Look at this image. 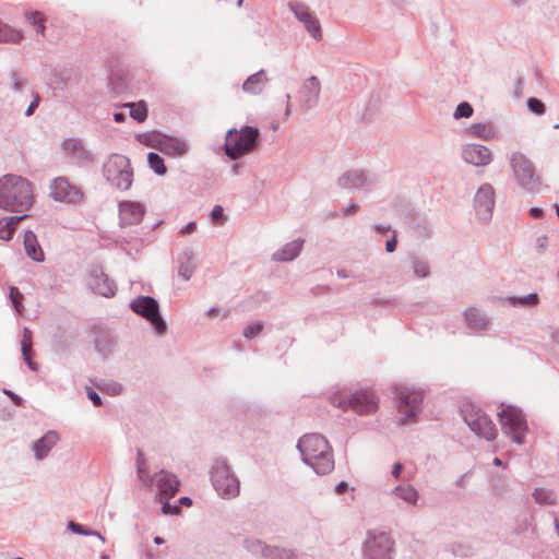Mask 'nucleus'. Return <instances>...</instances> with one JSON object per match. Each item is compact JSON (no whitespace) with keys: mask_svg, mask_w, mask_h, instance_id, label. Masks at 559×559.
I'll return each instance as SVG.
<instances>
[{"mask_svg":"<svg viewBox=\"0 0 559 559\" xmlns=\"http://www.w3.org/2000/svg\"><path fill=\"white\" fill-rule=\"evenodd\" d=\"M33 202V186L26 178L12 174L0 178V209L20 213L29 210Z\"/></svg>","mask_w":559,"mask_h":559,"instance_id":"f257e3e1","label":"nucleus"},{"mask_svg":"<svg viewBox=\"0 0 559 559\" xmlns=\"http://www.w3.org/2000/svg\"><path fill=\"white\" fill-rule=\"evenodd\" d=\"M297 449L301 453L304 463L318 475H326L333 471V451L329 441L322 435H305L298 440Z\"/></svg>","mask_w":559,"mask_h":559,"instance_id":"f03ea898","label":"nucleus"},{"mask_svg":"<svg viewBox=\"0 0 559 559\" xmlns=\"http://www.w3.org/2000/svg\"><path fill=\"white\" fill-rule=\"evenodd\" d=\"M260 144V130L257 127L243 126L240 130L229 129L226 133L224 151L233 160L253 152Z\"/></svg>","mask_w":559,"mask_h":559,"instance_id":"7ed1b4c3","label":"nucleus"},{"mask_svg":"<svg viewBox=\"0 0 559 559\" xmlns=\"http://www.w3.org/2000/svg\"><path fill=\"white\" fill-rule=\"evenodd\" d=\"M509 164L520 189L532 194L540 191L542 175L525 154L513 152L509 157Z\"/></svg>","mask_w":559,"mask_h":559,"instance_id":"20e7f679","label":"nucleus"},{"mask_svg":"<svg viewBox=\"0 0 559 559\" xmlns=\"http://www.w3.org/2000/svg\"><path fill=\"white\" fill-rule=\"evenodd\" d=\"M210 476L214 489L223 499H233L239 495L240 481L231 473L226 460L215 459Z\"/></svg>","mask_w":559,"mask_h":559,"instance_id":"39448f33","label":"nucleus"},{"mask_svg":"<svg viewBox=\"0 0 559 559\" xmlns=\"http://www.w3.org/2000/svg\"><path fill=\"white\" fill-rule=\"evenodd\" d=\"M107 181L121 191L129 190L133 182V170L128 157L112 154L103 166Z\"/></svg>","mask_w":559,"mask_h":559,"instance_id":"423d86ee","label":"nucleus"},{"mask_svg":"<svg viewBox=\"0 0 559 559\" xmlns=\"http://www.w3.org/2000/svg\"><path fill=\"white\" fill-rule=\"evenodd\" d=\"M395 542L382 531L369 530L362 544V559H394Z\"/></svg>","mask_w":559,"mask_h":559,"instance_id":"0eeeda50","label":"nucleus"},{"mask_svg":"<svg viewBox=\"0 0 559 559\" xmlns=\"http://www.w3.org/2000/svg\"><path fill=\"white\" fill-rule=\"evenodd\" d=\"M332 404L343 411L350 408L356 414L365 416L377 412L379 400L374 393L369 390H358L350 393L347 397H333Z\"/></svg>","mask_w":559,"mask_h":559,"instance_id":"6e6552de","label":"nucleus"},{"mask_svg":"<svg viewBox=\"0 0 559 559\" xmlns=\"http://www.w3.org/2000/svg\"><path fill=\"white\" fill-rule=\"evenodd\" d=\"M133 312L146 319L158 335L167 332V324L159 311L157 300L151 296H139L130 304Z\"/></svg>","mask_w":559,"mask_h":559,"instance_id":"1a4fd4ad","label":"nucleus"},{"mask_svg":"<svg viewBox=\"0 0 559 559\" xmlns=\"http://www.w3.org/2000/svg\"><path fill=\"white\" fill-rule=\"evenodd\" d=\"M502 432L518 444L524 443L527 424L522 412L513 406H507L498 413Z\"/></svg>","mask_w":559,"mask_h":559,"instance_id":"9d476101","label":"nucleus"},{"mask_svg":"<svg viewBox=\"0 0 559 559\" xmlns=\"http://www.w3.org/2000/svg\"><path fill=\"white\" fill-rule=\"evenodd\" d=\"M397 409L403 417L401 424L405 425L412 421L421 409L423 392L409 386H396Z\"/></svg>","mask_w":559,"mask_h":559,"instance_id":"9b49d317","label":"nucleus"},{"mask_svg":"<svg viewBox=\"0 0 559 559\" xmlns=\"http://www.w3.org/2000/svg\"><path fill=\"white\" fill-rule=\"evenodd\" d=\"M152 481L156 485L159 501L163 503V512L165 514L177 513L179 508L176 506L171 507L168 503V500L174 498L179 491L180 481L177 476L170 472L162 469L155 473Z\"/></svg>","mask_w":559,"mask_h":559,"instance_id":"f8f14e48","label":"nucleus"},{"mask_svg":"<svg viewBox=\"0 0 559 559\" xmlns=\"http://www.w3.org/2000/svg\"><path fill=\"white\" fill-rule=\"evenodd\" d=\"M288 9L295 17L301 22L309 33V35L316 39H322V29L319 20L311 13L307 4L299 1H289L287 3Z\"/></svg>","mask_w":559,"mask_h":559,"instance_id":"ddd939ff","label":"nucleus"},{"mask_svg":"<svg viewBox=\"0 0 559 559\" xmlns=\"http://www.w3.org/2000/svg\"><path fill=\"white\" fill-rule=\"evenodd\" d=\"M464 420L473 432L488 441L496 439L498 430L489 416L480 409L464 415Z\"/></svg>","mask_w":559,"mask_h":559,"instance_id":"4468645a","label":"nucleus"},{"mask_svg":"<svg viewBox=\"0 0 559 559\" xmlns=\"http://www.w3.org/2000/svg\"><path fill=\"white\" fill-rule=\"evenodd\" d=\"M495 202L493 187L490 183H483L474 198V209L480 222L487 223L491 219Z\"/></svg>","mask_w":559,"mask_h":559,"instance_id":"2eb2a0df","label":"nucleus"},{"mask_svg":"<svg viewBox=\"0 0 559 559\" xmlns=\"http://www.w3.org/2000/svg\"><path fill=\"white\" fill-rule=\"evenodd\" d=\"M50 197L59 202L78 203L82 200L83 193L78 187L71 185L67 178L58 177L50 185Z\"/></svg>","mask_w":559,"mask_h":559,"instance_id":"dca6fc26","label":"nucleus"},{"mask_svg":"<svg viewBox=\"0 0 559 559\" xmlns=\"http://www.w3.org/2000/svg\"><path fill=\"white\" fill-rule=\"evenodd\" d=\"M90 287L104 297H112L116 293V283L105 274L100 264H93L90 267Z\"/></svg>","mask_w":559,"mask_h":559,"instance_id":"f3484780","label":"nucleus"},{"mask_svg":"<svg viewBox=\"0 0 559 559\" xmlns=\"http://www.w3.org/2000/svg\"><path fill=\"white\" fill-rule=\"evenodd\" d=\"M376 178L362 169H352L338 178V186L344 189H370L376 183Z\"/></svg>","mask_w":559,"mask_h":559,"instance_id":"a211bd4d","label":"nucleus"},{"mask_svg":"<svg viewBox=\"0 0 559 559\" xmlns=\"http://www.w3.org/2000/svg\"><path fill=\"white\" fill-rule=\"evenodd\" d=\"M144 206L134 201H122L119 203L120 226L138 225L144 217Z\"/></svg>","mask_w":559,"mask_h":559,"instance_id":"6ab92c4d","label":"nucleus"},{"mask_svg":"<svg viewBox=\"0 0 559 559\" xmlns=\"http://www.w3.org/2000/svg\"><path fill=\"white\" fill-rule=\"evenodd\" d=\"M462 158L474 166H486L491 162V151L480 144H466L462 150Z\"/></svg>","mask_w":559,"mask_h":559,"instance_id":"aec40b11","label":"nucleus"},{"mask_svg":"<svg viewBox=\"0 0 559 559\" xmlns=\"http://www.w3.org/2000/svg\"><path fill=\"white\" fill-rule=\"evenodd\" d=\"M321 84L316 75L309 76L301 85L299 94L306 110L312 109L319 102Z\"/></svg>","mask_w":559,"mask_h":559,"instance_id":"412c9836","label":"nucleus"},{"mask_svg":"<svg viewBox=\"0 0 559 559\" xmlns=\"http://www.w3.org/2000/svg\"><path fill=\"white\" fill-rule=\"evenodd\" d=\"M158 150L165 155L180 157L189 152V144L182 139L164 135L158 142Z\"/></svg>","mask_w":559,"mask_h":559,"instance_id":"4be33fe9","label":"nucleus"},{"mask_svg":"<svg viewBox=\"0 0 559 559\" xmlns=\"http://www.w3.org/2000/svg\"><path fill=\"white\" fill-rule=\"evenodd\" d=\"M93 333L96 350L104 357L109 356L116 345V341L111 332L108 329L96 325L93 328Z\"/></svg>","mask_w":559,"mask_h":559,"instance_id":"5701e85b","label":"nucleus"},{"mask_svg":"<svg viewBox=\"0 0 559 559\" xmlns=\"http://www.w3.org/2000/svg\"><path fill=\"white\" fill-rule=\"evenodd\" d=\"M59 441V435L55 430L47 431L41 438L32 443V450L37 461L44 460L50 450Z\"/></svg>","mask_w":559,"mask_h":559,"instance_id":"b1692460","label":"nucleus"},{"mask_svg":"<svg viewBox=\"0 0 559 559\" xmlns=\"http://www.w3.org/2000/svg\"><path fill=\"white\" fill-rule=\"evenodd\" d=\"M63 151L76 162H92L91 153L84 147L83 142L78 139H67L62 143Z\"/></svg>","mask_w":559,"mask_h":559,"instance_id":"393cba45","label":"nucleus"},{"mask_svg":"<svg viewBox=\"0 0 559 559\" xmlns=\"http://www.w3.org/2000/svg\"><path fill=\"white\" fill-rule=\"evenodd\" d=\"M304 240L301 239H295L286 245H284L281 249L276 250L272 259L274 261L280 262H288L293 261L295 258H297L302 249Z\"/></svg>","mask_w":559,"mask_h":559,"instance_id":"a878e982","label":"nucleus"},{"mask_svg":"<svg viewBox=\"0 0 559 559\" xmlns=\"http://www.w3.org/2000/svg\"><path fill=\"white\" fill-rule=\"evenodd\" d=\"M24 249L28 258L36 262H43L45 260L44 251L37 240L34 231L26 230L24 234Z\"/></svg>","mask_w":559,"mask_h":559,"instance_id":"bb28decb","label":"nucleus"},{"mask_svg":"<svg viewBox=\"0 0 559 559\" xmlns=\"http://www.w3.org/2000/svg\"><path fill=\"white\" fill-rule=\"evenodd\" d=\"M465 323L467 328L475 330H487L489 325L488 318L476 308H468L464 311Z\"/></svg>","mask_w":559,"mask_h":559,"instance_id":"cd10ccee","label":"nucleus"},{"mask_svg":"<svg viewBox=\"0 0 559 559\" xmlns=\"http://www.w3.org/2000/svg\"><path fill=\"white\" fill-rule=\"evenodd\" d=\"M267 82L266 73L264 70H260L251 74L242 84V90L246 93L253 95L260 94Z\"/></svg>","mask_w":559,"mask_h":559,"instance_id":"c85d7f7f","label":"nucleus"},{"mask_svg":"<svg viewBox=\"0 0 559 559\" xmlns=\"http://www.w3.org/2000/svg\"><path fill=\"white\" fill-rule=\"evenodd\" d=\"M504 304L513 308H531L539 304V296L537 293H532L526 296H508L502 299Z\"/></svg>","mask_w":559,"mask_h":559,"instance_id":"c756f323","label":"nucleus"},{"mask_svg":"<svg viewBox=\"0 0 559 559\" xmlns=\"http://www.w3.org/2000/svg\"><path fill=\"white\" fill-rule=\"evenodd\" d=\"M392 493L397 497L399 499H402L408 504L415 506L418 501L419 493L415 487L412 485H400L396 486Z\"/></svg>","mask_w":559,"mask_h":559,"instance_id":"7c9ffc66","label":"nucleus"},{"mask_svg":"<svg viewBox=\"0 0 559 559\" xmlns=\"http://www.w3.org/2000/svg\"><path fill=\"white\" fill-rule=\"evenodd\" d=\"M532 496L539 506H555L557 503V495L552 489L538 487L534 489Z\"/></svg>","mask_w":559,"mask_h":559,"instance_id":"2f4dec72","label":"nucleus"},{"mask_svg":"<svg viewBox=\"0 0 559 559\" xmlns=\"http://www.w3.org/2000/svg\"><path fill=\"white\" fill-rule=\"evenodd\" d=\"M121 107L130 108V117L138 122H143L147 118V106L144 100L138 103H126Z\"/></svg>","mask_w":559,"mask_h":559,"instance_id":"473e14b6","label":"nucleus"},{"mask_svg":"<svg viewBox=\"0 0 559 559\" xmlns=\"http://www.w3.org/2000/svg\"><path fill=\"white\" fill-rule=\"evenodd\" d=\"M265 559H299L298 555L289 548L272 546L266 548Z\"/></svg>","mask_w":559,"mask_h":559,"instance_id":"72a5a7b5","label":"nucleus"},{"mask_svg":"<svg viewBox=\"0 0 559 559\" xmlns=\"http://www.w3.org/2000/svg\"><path fill=\"white\" fill-rule=\"evenodd\" d=\"M243 547L252 555L261 556L262 558L265 559L266 548H269L270 545L265 544L264 542L258 538H246L243 540Z\"/></svg>","mask_w":559,"mask_h":559,"instance_id":"f704fd0d","label":"nucleus"},{"mask_svg":"<svg viewBox=\"0 0 559 559\" xmlns=\"http://www.w3.org/2000/svg\"><path fill=\"white\" fill-rule=\"evenodd\" d=\"M409 259L412 261L413 272L418 278H426L430 275L429 265L424 259L415 254H412Z\"/></svg>","mask_w":559,"mask_h":559,"instance_id":"c9c22d12","label":"nucleus"},{"mask_svg":"<svg viewBox=\"0 0 559 559\" xmlns=\"http://www.w3.org/2000/svg\"><path fill=\"white\" fill-rule=\"evenodd\" d=\"M467 133L471 135L477 136L483 140H488L492 136L493 130L490 124L487 123H474L467 129Z\"/></svg>","mask_w":559,"mask_h":559,"instance_id":"e433bc0d","label":"nucleus"},{"mask_svg":"<svg viewBox=\"0 0 559 559\" xmlns=\"http://www.w3.org/2000/svg\"><path fill=\"white\" fill-rule=\"evenodd\" d=\"M147 163L150 168L158 176H163L167 173V167L165 166L163 157L155 153L150 152L147 154Z\"/></svg>","mask_w":559,"mask_h":559,"instance_id":"4c0bfd02","label":"nucleus"},{"mask_svg":"<svg viewBox=\"0 0 559 559\" xmlns=\"http://www.w3.org/2000/svg\"><path fill=\"white\" fill-rule=\"evenodd\" d=\"M22 39V34L5 25L0 23V43H19Z\"/></svg>","mask_w":559,"mask_h":559,"instance_id":"58836bf2","label":"nucleus"},{"mask_svg":"<svg viewBox=\"0 0 559 559\" xmlns=\"http://www.w3.org/2000/svg\"><path fill=\"white\" fill-rule=\"evenodd\" d=\"M68 528L74 534L86 535V536H90V535L97 536L103 543H105V537L99 532L86 528L85 526H83L80 523L70 521L68 524Z\"/></svg>","mask_w":559,"mask_h":559,"instance_id":"ea45409f","label":"nucleus"},{"mask_svg":"<svg viewBox=\"0 0 559 559\" xmlns=\"http://www.w3.org/2000/svg\"><path fill=\"white\" fill-rule=\"evenodd\" d=\"M447 551L455 557H468L472 554V547L462 543H451L447 546Z\"/></svg>","mask_w":559,"mask_h":559,"instance_id":"a19ab883","label":"nucleus"},{"mask_svg":"<svg viewBox=\"0 0 559 559\" xmlns=\"http://www.w3.org/2000/svg\"><path fill=\"white\" fill-rule=\"evenodd\" d=\"M9 298H10L12 307L14 308L16 313L21 314L23 312V310H24V306H23V302H22L23 295L19 290L17 287H15V286H11L10 287Z\"/></svg>","mask_w":559,"mask_h":559,"instance_id":"79ce46f5","label":"nucleus"},{"mask_svg":"<svg viewBox=\"0 0 559 559\" xmlns=\"http://www.w3.org/2000/svg\"><path fill=\"white\" fill-rule=\"evenodd\" d=\"M473 106L468 102H462L456 106L453 118L456 120L462 118H469L473 116Z\"/></svg>","mask_w":559,"mask_h":559,"instance_id":"37998d69","label":"nucleus"},{"mask_svg":"<svg viewBox=\"0 0 559 559\" xmlns=\"http://www.w3.org/2000/svg\"><path fill=\"white\" fill-rule=\"evenodd\" d=\"M527 109L537 116H542L546 112V106L545 104L536 98V97H530L526 102Z\"/></svg>","mask_w":559,"mask_h":559,"instance_id":"c03bdc74","label":"nucleus"},{"mask_svg":"<svg viewBox=\"0 0 559 559\" xmlns=\"http://www.w3.org/2000/svg\"><path fill=\"white\" fill-rule=\"evenodd\" d=\"M28 22L36 28L37 33L45 35L44 19L39 12H32L27 14Z\"/></svg>","mask_w":559,"mask_h":559,"instance_id":"a18cd8bd","label":"nucleus"},{"mask_svg":"<svg viewBox=\"0 0 559 559\" xmlns=\"http://www.w3.org/2000/svg\"><path fill=\"white\" fill-rule=\"evenodd\" d=\"M26 217H28L27 214L15 215V216H10V217H2V218H0V227L1 228L10 227L11 229H13L15 231L19 223Z\"/></svg>","mask_w":559,"mask_h":559,"instance_id":"49530a36","label":"nucleus"},{"mask_svg":"<svg viewBox=\"0 0 559 559\" xmlns=\"http://www.w3.org/2000/svg\"><path fill=\"white\" fill-rule=\"evenodd\" d=\"M179 275L185 280L189 281L193 273H194V265L190 260H187L186 262H181L179 265Z\"/></svg>","mask_w":559,"mask_h":559,"instance_id":"de8ad7c7","label":"nucleus"},{"mask_svg":"<svg viewBox=\"0 0 559 559\" xmlns=\"http://www.w3.org/2000/svg\"><path fill=\"white\" fill-rule=\"evenodd\" d=\"M32 331L28 328L23 329V335L21 341V352L25 354V350H33Z\"/></svg>","mask_w":559,"mask_h":559,"instance_id":"09e8293b","label":"nucleus"},{"mask_svg":"<svg viewBox=\"0 0 559 559\" xmlns=\"http://www.w3.org/2000/svg\"><path fill=\"white\" fill-rule=\"evenodd\" d=\"M262 330L263 324L261 322L252 323L243 330V336L248 340H251L259 335L262 332Z\"/></svg>","mask_w":559,"mask_h":559,"instance_id":"8fccbe9b","label":"nucleus"},{"mask_svg":"<svg viewBox=\"0 0 559 559\" xmlns=\"http://www.w3.org/2000/svg\"><path fill=\"white\" fill-rule=\"evenodd\" d=\"M10 80H11V82H12V90H13L14 92H22V91H23V87H24V85H25V81H23V80L20 78V75H19L17 71L12 70V71L10 72Z\"/></svg>","mask_w":559,"mask_h":559,"instance_id":"3c124183","label":"nucleus"},{"mask_svg":"<svg viewBox=\"0 0 559 559\" xmlns=\"http://www.w3.org/2000/svg\"><path fill=\"white\" fill-rule=\"evenodd\" d=\"M211 219L215 224L224 223V209L222 205H215L211 212Z\"/></svg>","mask_w":559,"mask_h":559,"instance_id":"603ef678","label":"nucleus"},{"mask_svg":"<svg viewBox=\"0 0 559 559\" xmlns=\"http://www.w3.org/2000/svg\"><path fill=\"white\" fill-rule=\"evenodd\" d=\"M397 246V235L395 230H392V236L385 242V251L392 253L396 250Z\"/></svg>","mask_w":559,"mask_h":559,"instance_id":"864d4df0","label":"nucleus"},{"mask_svg":"<svg viewBox=\"0 0 559 559\" xmlns=\"http://www.w3.org/2000/svg\"><path fill=\"white\" fill-rule=\"evenodd\" d=\"M87 397L88 400L95 405V406H100L103 404L102 402V397L99 396V394L93 390L92 388H87Z\"/></svg>","mask_w":559,"mask_h":559,"instance_id":"5fc2aeb1","label":"nucleus"},{"mask_svg":"<svg viewBox=\"0 0 559 559\" xmlns=\"http://www.w3.org/2000/svg\"><path fill=\"white\" fill-rule=\"evenodd\" d=\"M32 353L33 350H25V354L23 355L24 361L27 364L28 368L33 371L38 370V365L32 360Z\"/></svg>","mask_w":559,"mask_h":559,"instance_id":"6e6d98bb","label":"nucleus"},{"mask_svg":"<svg viewBox=\"0 0 559 559\" xmlns=\"http://www.w3.org/2000/svg\"><path fill=\"white\" fill-rule=\"evenodd\" d=\"M3 393L8 395L16 406H22L23 399L20 395L15 394L14 392L8 389H4Z\"/></svg>","mask_w":559,"mask_h":559,"instance_id":"4d7b16f0","label":"nucleus"},{"mask_svg":"<svg viewBox=\"0 0 559 559\" xmlns=\"http://www.w3.org/2000/svg\"><path fill=\"white\" fill-rule=\"evenodd\" d=\"M39 100H40V98H39L38 94H36L34 99L31 102V104L28 105V107L25 110L26 116H32L34 114V111L36 110V108L39 105Z\"/></svg>","mask_w":559,"mask_h":559,"instance_id":"13d9d810","label":"nucleus"},{"mask_svg":"<svg viewBox=\"0 0 559 559\" xmlns=\"http://www.w3.org/2000/svg\"><path fill=\"white\" fill-rule=\"evenodd\" d=\"M14 233L15 231L13 229H11L10 227H7V228L0 227V239H2L4 241H9L13 238Z\"/></svg>","mask_w":559,"mask_h":559,"instance_id":"bf43d9fd","label":"nucleus"},{"mask_svg":"<svg viewBox=\"0 0 559 559\" xmlns=\"http://www.w3.org/2000/svg\"><path fill=\"white\" fill-rule=\"evenodd\" d=\"M536 245H537L538 253H542L548 247V237L547 236L538 237L536 240Z\"/></svg>","mask_w":559,"mask_h":559,"instance_id":"052dcab7","label":"nucleus"},{"mask_svg":"<svg viewBox=\"0 0 559 559\" xmlns=\"http://www.w3.org/2000/svg\"><path fill=\"white\" fill-rule=\"evenodd\" d=\"M524 80L523 79H518L516 80V84H515V88H514V97L516 98H521L522 95H523V91H524Z\"/></svg>","mask_w":559,"mask_h":559,"instance_id":"680f3d73","label":"nucleus"},{"mask_svg":"<svg viewBox=\"0 0 559 559\" xmlns=\"http://www.w3.org/2000/svg\"><path fill=\"white\" fill-rule=\"evenodd\" d=\"M528 214L534 219H540V218H543L545 213H544V210L540 207H531L528 210Z\"/></svg>","mask_w":559,"mask_h":559,"instance_id":"e2e57ef3","label":"nucleus"},{"mask_svg":"<svg viewBox=\"0 0 559 559\" xmlns=\"http://www.w3.org/2000/svg\"><path fill=\"white\" fill-rule=\"evenodd\" d=\"M372 229H373L376 233L380 234V235H384V234H386V233L392 231L391 226L382 225V224H374V225L372 226Z\"/></svg>","mask_w":559,"mask_h":559,"instance_id":"0e129e2a","label":"nucleus"},{"mask_svg":"<svg viewBox=\"0 0 559 559\" xmlns=\"http://www.w3.org/2000/svg\"><path fill=\"white\" fill-rule=\"evenodd\" d=\"M404 466L402 463L400 462H396L393 464V467H392V476L395 478V479H399L401 477V473L403 471Z\"/></svg>","mask_w":559,"mask_h":559,"instance_id":"69168bd1","label":"nucleus"},{"mask_svg":"<svg viewBox=\"0 0 559 559\" xmlns=\"http://www.w3.org/2000/svg\"><path fill=\"white\" fill-rule=\"evenodd\" d=\"M197 229V223L195 222H189L186 226H183L180 229L181 235L191 234Z\"/></svg>","mask_w":559,"mask_h":559,"instance_id":"338daca9","label":"nucleus"},{"mask_svg":"<svg viewBox=\"0 0 559 559\" xmlns=\"http://www.w3.org/2000/svg\"><path fill=\"white\" fill-rule=\"evenodd\" d=\"M359 210V205L357 203H350L348 206L343 209L344 215L355 214Z\"/></svg>","mask_w":559,"mask_h":559,"instance_id":"774afa93","label":"nucleus"}]
</instances>
